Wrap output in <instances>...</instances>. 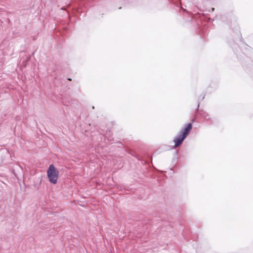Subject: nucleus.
Masks as SVG:
<instances>
[{"mask_svg":"<svg viewBox=\"0 0 253 253\" xmlns=\"http://www.w3.org/2000/svg\"><path fill=\"white\" fill-rule=\"evenodd\" d=\"M68 80H69V81H71V79H70V78L68 79Z\"/></svg>","mask_w":253,"mask_h":253,"instance_id":"nucleus-4","label":"nucleus"},{"mask_svg":"<svg viewBox=\"0 0 253 253\" xmlns=\"http://www.w3.org/2000/svg\"><path fill=\"white\" fill-rule=\"evenodd\" d=\"M47 174L48 180L51 183L56 184L57 183L59 177V171L53 165L49 166L47 171Z\"/></svg>","mask_w":253,"mask_h":253,"instance_id":"nucleus-2","label":"nucleus"},{"mask_svg":"<svg viewBox=\"0 0 253 253\" xmlns=\"http://www.w3.org/2000/svg\"><path fill=\"white\" fill-rule=\"evenodd\" d=\"M214 8H212V11H213V10H214Z\"/></svg>","mask_w":253,"mask_h":253,"instance_id":"nucleus-3","label":"nucleus"},{"mask_svg":"<svg viewBox=\"0 0 253 253\" xmlns=\"http://www.w3.org/2000/svg\"><path fill=\"white\" fill-rule=\"evenodd\" d=\"M192 128V125L191 123L186 124L185 127L182 128L179 133L175 136L173 139L175 143L174 146L175 147L180 146L186 138Z\"/></svg>","mask_w":253,"mask_h":253,"instance_id":"nucleus-1","label":"nucleus"}]
</instances>
